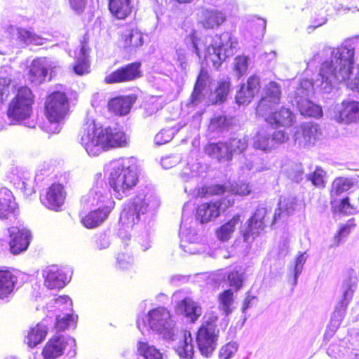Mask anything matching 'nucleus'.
Segmentation results:
<instances>
[{
  "instance_id": "052dcab7",
  "label": "nucleus",
  "mask_w": 359,
  "mask_h": 359,
  "mask_svg": "<svg viewBox=\"0 0 359 359\" xmlns=\"http://www.w3.org/2000/svg\"><path fill=\"white\" fill-rule=\"evenodd\" d=\"M346 85L350 90L359 92V74L354 77H348L346 80Z\"/></svg>"
},
{
  "instance_id": "aec40b11",
  "label": "nucleus",
  "mask_w": 359,
  "mask_h": 359,
  "mask_svg": "<svg viewBox=\"0 0 359 359\" xmlns=\"http://www.w3.org/2000/svg\"><path fill=\"white\" fill-rule=\"evenodd\" d=\"M111 208L106 205L88 212L81 219V223L87 229L99 226L109 217Z\"/></svg>"
},
{
  "instance_id": "9b49d317",
  "label": "nucleus",
  "mask_w": 359,
  "mask_h": 359,
  "mask_svg": "<svg viewBox=\"0 0 359 359\" xmlns=\"http://www.w3.org/2000/svg\"><path fill=\"white\" fill-rule=\"evenodd\" d=\"M258 116L264 117L266 123L276 128H288L297 123L296 114L290 108L284 106L275 110L270 109L266 114Z\"/></svg>"
},
{
  "instance_id": "f704fd0d",
  "label": "nucleus",
  "mask_w": 359,
  "mask_h": 359,
  "mask_svg": "<svg viewBox=\"0 0 359 359\" xmlns=\"http://www.w3.org/2000/svg\"><path fill=\"white\" fill-rule=\"evenodd\" d=\"M178 355L182 358H192L194 354L192 338L190 332L184 334L179 340L178 345L175 348Z\"/></svg>"
},
{
  "instance_id": "473e14b6",
  "label": "nucleus",
  "mask_w": 359,
  "mask_h": 359,
  "mask_svg": "<svg viewBox=\"0 0 359 359\" xmlns=\"http://www.w3.org/2000/svg\"><path fill=\"white\" fill-rule=\"evenodd\" d=\"M297 107L300 114L304 116L318 118L323 116L321 107L306 98H300L297 102Z\"/></svg>"
},
{
  "instance_id": "f03ea898",
  "label": "nucleus",
  "mask_w": 359,
  "mask_h": 359,
  "mask_svg": "<svg viewBox=\"0 0 359 359\" xmlns=\"http://www.w3.org/2000/svg\"><path fill=\"white\" fill-rule=\"evenodd\" d=\"M70 113V100L66 93L55 90L45 98L43 115L50 124H55L54 128L45 127L48 134H58L61 125L65 123Z\"/></svg>"
},
{
  "instance_id": "09e8293b",
  "label": "nucleus",
  "mask_w": 359,
  "mask_h": 359,
  "mask_svg": "<svg viewBox=\"0 0 359 359\" xmlns=\"http://www.w3.org/2000/svg\"><path fill=\"white\" fill-rule=\"evenodd\" d=\"M246 224L245 229L241 231V235L244 242L252 243L262 231L249 220H247Z\"/></svg>"
},
{
  "instance_id": "6e6552de",
  "label": "nucleus",
  "mask_w": 359,
  "mask_h": 359,
  "mask_svg": "<svg viewBox=\"0 0 359 359\" xmlns=\"http://www.w3.org/2000/svg\"><path fill=\"white\" fill-rule=\"evenodd\" d=\"M142 62L139 60L121 65L107 74L103 81L107 85L133 82L142 77Z\"/></svg>"
},
{
  "instance_id": "72a5a7b5",
  "label": "nucleus",
  "mask_w": 359,
  "mask_h": 359,
  "mask_svg": "<svg viewBox=\"0 0 359 359\" xmlns=\"http://www.w3.org/2000/svg\"><path fill=\"white\" fill-rule=\"evenodd\" d=\"M48 330L46 326L36 324L31 327L27 335V344L30 348H34L46 339Z\"/></svg>"
},
{
  "instance_id": "f3484780",
  "label": "nucleus",
  "mask_w": 359,
  "mask_h": 359,
  "mask_svg": "<svg viewBox=\"0 0 359 359\" xmlns=\"http://www.w3.org/2000/svg\"><path fill=\"white\" fill-rule=\"evenodd\" d=\"M136 100L137 96L133 94L118 95L109 100L107 109L110 113L115 116H123L129 114L133 104Z\"/></svg>"
},
{
  "instance_id": "37998d69",
  "label": "nucleus",
  "mask_w": 359,
  "mask_h": 359,
  "mask_svg": "<svg viewBox=\"0 0 359 359\" xmlns=\"http://www.w3.org/2000/svg\"><path fill=\"white\" fill-rule=\"evenodd\" d=\"M137 353L144 359H161L162 354L154 346H150L147 342L139 341L137 343Z\"/></svg>"
},
{
  "instance_id": "338daca9",
  "label": "nucleus",
  "mask_w": 359,
  "mask_h": 359,
  "mask_svg": "<svg viewBox=\"0 0 359 359\" xmlns=\"http://www.w3.org/2000/svg\"><path fill=\"white\" fill-rule=\"evenodd\" d=\"M254 298V297L250 296L248 293L246 294L241 308L243 313L250 306L251 302Z\"/></svg>"
},
{
  "instance_id": "393cba45",
  "label": "nucleus",
  "mask_w": 359,
  "mask_h": 359,
  "mask_svg": "<svg viewBox=\"0 0 359 359\" xmlns=\"http://www.w3.org/2000/svg\"><path fill=\"white\" fill-rule=\"evenodd\" d=\"M177 313L184 316L191 323H195L202 313V309L189 298H184L177 304Z\"/></svg>"
},
{
  "instance_id": "e433bc0d",
  "label": "nucleus",
  "mask_w": 359,
  "mask_h": 359,
  "mask_svg": "<svg viewBox=\"0 0 359 359\" xmlns=\"http://www.w3.org/2000/svg\"><path fill=\"white\" fill-rule=\"evenodd\" d=\"M217 299L219 310L226 316L230 315L233 311V292L231 289H226L218 294Z\"/></svg>"
},
{
  "instance_id": "4468645a",
  "label": "nucleus",
  "mask_w": 359,
  "mask_h": 359,
  "mask_svg": "<svg viewBox=\"0 0 359 359\" xmlns=\"http://www.w3.org/2000/svg\"><path fill=\"white\" fill-rule=\"evenodd\" d=\"M260 88V76L255 74L250 75L237 91L235 97L236 103L239 105L248 104L259 93Z\"/></svg>"
},
{
  "instance_id": "412c9836",
  "label": "nucleus",
  "mask_w": 359,
  "mask_h": 359,
  "mask_svg": "<svg viewBox=\"0 0 359 359\" xmlns=\"http://www.w3.org/2000/svg\"><path fill=\"white\" fill-rule=\"evenodd\" d=\"M146 318L151 329L161 331L168 325L171 315L166 308L159 306L149 311Z\"/></svg>"
},
{
  "instance_id": "79ce46f5",
  "label": "nucleus",
  "mask_w": 359,
  "mask_h": 359,
  "mask_svg": "<svg viewBox=\"0 0 359 359\" xmlns=\"http://www.w3.org/2000/svg\"><path fill=\"white\" fill-rule=\"evenodd\" d=\"M8 193L6 197L0 198V217H8L11 214H13L17 208V204L15 202L13 195L11 191H6Z\"/></svg>"
},
{
  "instance_id": "b1692460",
  "label": "nucleus",
  "mask_w": 359,
  "mask_h": 359,
  "mask_svg": "<svg viewBox=\"0 0 359 359\" xmlns=\"http://www.w3.org/2000/svg\"><path fill=\"white\" fill-rule=\"evenodd\" d=\"M17 282V276L9 269H0V299H8L13 294Z\"/></svg>"
},
{
  "instance_id": "a211bd4d",
  "label": "nucleus",
  "mask_w": 359,
  "mask_h": 359,
  "mask_svg": "<svg viewBox=\"0 0 359 359\" xmlns=\"http://www.w3.org/2000/svg\"><path fill=\"white\" fill-rule=\"evenodd\" d=\"M50 65L45 57H37L32 60L27 72V77L32 83L41 84L48 74Z\"/></svg>"
},
{
  "instance_id": "4c0bfd02",
  "label": "nucleus",
  "mask_w": 359,
  "mask_h": 359,
  "mask_svg": "<svg viewBox=\"0 0 359 359\" xmlns=\"http://www.w3.org/2000/svg\"><path fill=\"white\" fill-rule=\"evenodd\" d=\"M226 190V186L224 184H213L198 188L196 194L200 198L219 196L223 195Z\"/></svg>"
},
{
  "instance_id": "69168bd1",
  "label": "nucleus",
  "mask_w": 359,
  "mask_h": 359,
  "mask_svg": "<svg viewBox=\"0 0 359 359\" xmlns=\"http://www.w3.org/2000/svg\"><path fill=\"white\" fill-rule=\"evenodd\" d=\"M55 304L59 306L63 304L68 306L69 309H72V302L71 299L67 296H60L55 299Z\"/></svg>"
},
{
  "instance_id": "49530a36",
  "label": "nucleus",
  "mask_w": 359,
  "mask_h": 359,
  "mask_svg": "<svg viewBox=\"0 0 359 359\" xmlns=\"http://www.w3.org/2000/svg\"><path fill=\"white\" fill-rule=\"evenodd\" d=\"M82 51H83V48H82ZM74 72L76 74L79 76H83L84 74H88L90 72V64L88 60V56L83 52V55L81 57H79L76 59L75 64L72 67Z\"/></svg>"
},
{
  "instance_id": "774afa93",
  "label": "nucleus",
  "mask_w": 359,
  "mask_h": 359,
  "mask_svg": "<svg viewBox=\"0 0 359 359\" xmlns=\"http://www.w3.org/2000/svg\"><path fill=\"white\" fill-rule=\"evenodd\" d=\"M177 60L180 62L181 66H183V65H186L187 57L183 50L180 49L177 51Z\"/></svg>"
},
{
  "instance_id": "5fc2aeb1",
  "label": "nucleus",
  "mask_w": 359,
  "mask_h": 359,
  "mask_svg": "<svg viewBox=\"0 0 359 359\" xmlns=\"http://www.w3.org/2000/svg\"><path fill=\"white\" fill-rule=\"evenodd\" d=\"M18 39L24 43H31L38 39V36L34 32L25 28L18 29Z\"/></svg>"
},
{
  "instance_id": "c756f323",
  "label": "nucleus",
  "mask_w": 359,
  "mask_h": 359,
  "mask_svg": "<svg viewBox=\"0 0 359 359\" xmlns=\"http://www.w3.org/2000/svg\"><path fill=\"white\" fill-rule=\"evenodd\" d=\"M241 224V215H234L230 219L216 229L215 234L217 238L222 242L228 241L236 231V226Z\"/></svg>"
},
{
  "instance_id": "39448f33",
  "label": "nucleus",
  "mask_w": 359,
  "mask_h": 359,
  "mask_svg": "<svg viewBox=\"0 0 359 359\" xmlns=\"http://www.w3.org/2000/svg\"><path fill=\"white\" fill-rule=\"evenodd\" d=\"M353 62L354 49L347 46H341L337 49L334 60L323 64L320 74L325 81L332 77L337 78L338 74L345 79L351 74Z\"/></svg>"
},
{
  "instance_id": "bb28decb",
  "label": "nucleus",
  "mask_w": 359,
  "mask_h": 359,
  "mask_svg": "<svg viewBox=\"0 0 359 359\" xmlns=\"http://www.w3.org/2000/svg\"><path fill=\"white\" fill-rule=\"evenodd\" d=\"M142 203H131L125 205L120 215V222L126 227H133L140 220Z\"/></svg>"
},
{
  "instance_id": "13d9d810",
  "label": "nucleus",
  "mask_w": 359,
  "mask_h": 359,
  "mask_svg": "<svg viewBox=\"0 0 359 359\" xmlns=\"http://www.w3.org/2000/svg\"><path fill=\"white\" fill-rule=\"evenodd\" d=\"M170 140V135L168 133L166 130H161L158 132L155 137L154 141L156 144L162 145L167 142H168Z\"/></svg>"
},
{
  "instance_id": "de8ad7c7",
  "label": "nucleus",
  "mask_w": 359,
  "mask_h": 359,
  "mask_svg": "<svg viewBox=\"0 0 359 359\" xmlns=\"http://www.w3.org/2000/svg\"><path fill=\"white\" fill-rule=\"evenodd\" d=\"M133 263V259L130 255L120 252L116 255L114 266L117 271H125L132 267Z\"/></svg>"
},
{
  "instance_id": "6e6d98bb",
  "label": "nucleus",
  "mask_w": 359,
  "mask_h": 359,
  "mask_svg": "<svg viewBox=\"0 0 359 359\" xmlns=\"http://www.w3.org/2000/svg\"><path fill=\"white\" fill-rule=\"evenodd\" d=\"M11 79L8 77H0V100L1 102L7 101L10 96V86Z\"/></svg>"
},
{
  "instance_id": "603ef678",
  "label": "nucleus",
  "mask_w": 359,
  "mask_h": 359,
  "mask_svg": "<svg viewBox=\"0 0 359 359\" xmlns=\"http://www.w3.org/2000/svg\"><path fill=\"white\" fill-rule=\"evenodd\" d=\"M237 350L238 345L236 342H229L220 348L218 355L219 359H230Z\"/></svg>"
},
{
  "instance_id": "c03bdc74",
  "label": "nucleus",
  "mask_w": 359,
  "mask_h": 359,
  "mask_svg": "<svg viewBox=\"0 0 359 359\" xmlns=\"http://www.w3.org/2000/svg\"><path fill=\"white\" fill-rule=\"evenodd\" d=\"M268 215L269 212L266 208H257L248 220L263 231L266 226Z\"/></svg>"
},
{
  "instance_id": "423d86ee",
  "label": "nucleus",
  "mask_w": 359,
  "mask_h": 359,
  "mask_svg": "<svg viewBox=\"0 0 359 359\" xmlns=\"http://www.w3.org/2000/svg\"><path fill=\"white\" fill-rule=\"evenodd\" d=\"M109 184L120 198L126 196L139 181L137 172L128 166L118 165L113 168L109 177Z\"/></svg>"
},
{
  "instance_id": "58836bf2",
  "label": "nucleus",
  "mask_w": 359,
  "mask_h": 359,
  "mask_svg": "<svg viewBox=\"0 0 359 359\" xmlns=\"http://www.w3.org/2000/svg\"><path fill=\"white\" fill-rule=\"evenodd\" d=\"M231 82L229 79L221 80L217 82L214 90L215 99L212 101V104L223 103L227 98L230 92Z\"/></svg>"
},
{
  "instance_id": "2eb2a0df",
  "label": "nucleus",
  "mask_w": 359,
  "mask_h": 359,
  "mask_svg": "<svg viewBox=\"0 0 359 359\" xmlns=\"http://www.w3.org/2000/svg\"><path fill=\"white\" fill-rule=\"evenodd\" d=\"M333 119L339 123L349 124L359 121V102L343 101L334 111Z\"/></svg>"
},
{
  "instance_id": "a19ab883",
  "label": "nucleus",
  "mask_w": 359,
  "mask_h": 359,
  "mask_svg": "<svg viewBox=\"0 0 359 359\" xmlns=\"http://www.w3.org/2000/svg\"><path fill=\"white\" fill-rule=\"evenodd\" d=\"M231 159L233 155L244 152L248 147L245 137H231L226 140Z\"/></svg>"
},
{
  "instance_id": "ea45409f",
  "label": "nucleus",
  "mask_w": 359,
  "mask_h": 359,
  "mask_svg": "<svg viewBox=\"0 0 359 359\" xmlns=\"http://www.w3.org/2000/svg\"><path fill=\"white\" fill-rule=\"evenodd\" d=\"M356 226L354 219H348L346 224L340 227L332 239L333 247L339 246L344 238L347 237L352 229Z\"/></svg>"
},
{
  "instance_id": "a878e982",
  "label": "nucleus",
  "mask_w": 359,
  "mask_h": 359,
  "mask_svg": "<svg viewBox=\"0 0 359 359\" xmlns=\"http://www.w3.org/2000/svg\"><path fill=\"white\" fill-rule=\"evenodd\" d=\"M354 186V181L346 177H337L332 182L330 189V204L337 203V198L342 194L347 192Z\"/></svg>"
},
{
  "instance_id": "8fccbe9b",
  "label": "nucleus",
  "mask_w": 359,
  "mask_h": 359,
  "mask_svg": "<svg viewBox=\"0 0 359 359\" xmlns=\"http://www.w3.org/2000/svg\"><path fill=\"white\" fill-rule=\"evenodd\" d=\"M227 280L229 285L232 287L235 291H238L243 285L244 272L233 270L228 273Z\"/></svg>"
},
{
  "instance_id": "c85d7f7f",
  "label": "nucleus",
  "mask_w": 359,
  "mask_h": 359,
  "mask_svg": "<svg viewBox=\"0 0 359 359\" xmlns=\"http://www.w3.org/2000/svg\"><path fill=\"white\" fill-rule=\"evenodd\" d=\"M10 237V250L13 255H18L26 250L30 243L31 235L22 230L12 231Z\"/></svg>"
},
{
  "instance_id": "5701e85b",
  "label": "nucleus",
  "mask_w": 359,
  "mask_h": 359,
  "mask_svg": "<svg viewBox=\"0 0 359 359\" xmlns=\"http://www.w3.org/2000/svg\"><path fill=\"white\" fill-rule=\"evenodd\" d=\"M107 8L114 18L124 20L132 15L134 6L133 0H108Z\"/></svg>"
},
{
  "instance_id": "6ab92c4d",
  "label": "nucleus",
  "mask_w": 359,
  "mask_h": 359,
  "mask_svg": "<svg viewBox=\"0 0 359 359\" xmlns=\"http://www.w3.org/2000/svg\"><path fill=\"white\" fill-rule=\"evenodd\" d=\"M226 20V15L215 8H203L199 15V23L207 29L219 27Z\"/></svg>"
},
{
  "instance_id": "dca6fc26",
  "label": "nucleus",
  "mask_w": 359,
  "mask_h": 359,
  "mask_svg": "<svg viewBox=\"0 0 359 359\" xmlns=\"http://www.w3.org/2000/svg\"><path fill=\"white\" fill-rule=\"evenodd\" d=\"M70 339L62 334L52 336L41 350L43 358L56 359L63 355Z\"/></svg>"
},
{
  "instance_id": "680f3d73",
  "label": "nucleus",
  "mask_w": 359,
  "mask_h": 359,
  "mask_svg": "<svg viewBox=\"0 0 359 359\" xmlns=\"http://www.w3.org/2000/svg\"><path fill=\"white\" fill-rule=\"evenodd\" d=\"M203 90L202 89L198 88H193V90L191 93V95L189 97V103L195 105L201 99L203 95Z\"/></svg>"
},
{
  "instance_id": "864d4df0",
  "label": "nucleus",
  "mask_w": 359,
  "mask_h": 359,
  "mask_svg": "<svg viewBox=\"0 0 359 359\" xmlns=\"http://www.w3.org/2000/svg\"><path fill=\"white\" fill-rule=\"evenodd\" d=\"M73 321L74 316L72 314L67 313L63 316H57L56 317L55 327L58 331H64L69 327L71 322Z\"/></svg>"
},
{
  "instance_id": "2f4dec72",
  "label": "nucleus",
  "mask_w": 359,
  "mask_h": 359,
  "mask_svg": "<svg viewBox=\"0 0 359 359\" xmlns=\"http://www.w3.org/2000/svg\"><path fill=\"white\" fill-rule=\"evenodd\" d=\"M120 41L126 48H137L144 43L143 35L137 29H132L126 33L120 34Z\"/></svg>"
},
{
  "instance_id": "7ed1b4c3",
  "label": "nucleus",
  "mask_w": 359,
  "mask_h": 359,
  "mask_svg": "<svg viewBox=\"0 0 359 359\" xmlns=\"http://www.w3.org/2000/svg\"><path fill=\"white\" fill-rule=\"evenodd\" d=\"M34 102L35 95L32 89L27 86L19 87L8 105L7 117L15 123L29 118L33 114Z\"/></svg>"
},
{
  "instance_id": "0e129e2a",
  "label": "nucleus",
  "mask_w": 359,
  "mask_h": 359,
  "mask_svg": "<svg viewBox=\"0 0 359 359\" xmlns=\"http://www.w3.org/2000/svg\"><path fill=\"white\" fill-rule=\"evenodd\" d=\"M72 9L77 12L83 11L86 5V0H69Z\"/></svg>"
},
{
  "instance_id": "e2e57ef3",
  "label": "nucleus",
  "mask_w": 359,
  "mask_h": 359,
  "mask_svg": "<svg viewBox=\"0 0 359 359\" xmlns=\"http://www.w3.org/2000/svg\"><path fill=\"white\" fill-rule=\"evenodd\" d=\"M189 40L192 43L195 53L197 55L200 53V49L198 47L199 38L197 36L196 31H192L188 36Z\"/></svg>"
},
{
  "instance_id": "20e7f679",
  "label": "nucleus",
  "mask_w": 359,
  "mask_h": 359,
  "mask_svg": "<svg viewBox=\"0 0 359 359\" xmlns=\"http://www.w3.org/2000/svg\"><path fill=\"white\" fill-rule=\"evenodd\" d=\"M218 316L214 312L206 313L196 333V342L201 353L208 357L216 348L219 330L217 322Z\"/></svg>"
},
{
  "instance_id": "3c124183",
  "label": "nucleus",
  "mask_w": 359,
  "mask_h": 359,
  "mask_svg": "<svg viewBox=\"0 0 359 359\" xmlns=\"http://www.w3.org/2000/svg\"><path fill=\"white\" fill-rule=\"evenodd\" d=\"M248 56L238 55L234 59L233 70L237 73L238 77L243 76L248 69Z\"/></svg>"
},
{
  "instance_id": "f257e3e1",
  "label": "nucleus",
  "mask_w": 359,
  "mask_h": 359,
  "mask_svg": "<svg viewBox=\"0 0 359 359\" xmlns=\"http://www.w3.org/2000/svg\"><path fill=\"white\" fill-rule=\"evenodd\" d=\"M79 143L90 156H97L113 149L126 147L129 137L123 129L103 126L94 119H86L79 131Z\"/></svg>"
},
{
  "instance_id": "4d7b16f0",
  "label": "nucleus",
  "mask_w": 359,
  "mask_h": 359,
  "mask_svg": "<svg viewBox=\"0 0 359 359\" xmlns=\"http://www.w3.org/2000/svg\"><path fill=\"white\" fill-rule=\"evenodd\" d=\"M231 191L234 195L245 196L251 193V189L248 183L240 182L231 187Z\"/></svg>"
},
{
  "instance_id": "0eeeda50",
  "label": "nucleus",
  "mask_w": 359,
  "mask_h": 359,
  "mask_svg": "<svg viewBox=\"0 0 359 359\" xmlns=\"http://www.w3.org/2000/svg\"><path fill=\"white\" fill-rule=\"evenodd\" d=\"M234 203V199L228 197L203 202L196 208V219L201 224L214 221L221 215L222 212L226 211Z\"/></svg>"
},
{
  "instance_id": "cd10ccee",
  "label": "nucleus",
  "mask_w": 359,
  "mask_h": 359,
  "mask_svg": "<svg viewBox=\"0 0 359 359\" xmlns=\"http://www.w3.org/2000/svg\"><path fill=\"white\" fill-rule=\"evenodd\" d=\"M205 154L219 161H229L231 160L226 141L209 142L204 147Z\"/></svg>"
},
{
  "instance_id": "ddd939ff",
  "label": "nucleus",
  "mask_w": 359,
  "mask_h": 359,
  "mask_svg": "<svg viewBox=\"0 0 359 359\" xmlns=\"http://www.w3.org/2000/svg\"><path fill=\"white\" fill-rule=\"evenodd\" d=\"M321 133L318 124L306 122L297 128L294 134V139L299 147H309L315 144Z\"/></svg>"
},
{
  "instance_id": "9d476101",
  "label": "nucleus",
  "mask_w": 359,
  "mask_h": 359,
  "mask_svg": "<svg viewBox=\"0 0 359 359\" xmlns=\"http://www.w3.org/2000/svg\"><path fill=\"white\" fill-rule=\"evenodd\" d=\"M288 139V135L284 130H276L272 134H267L260 130L253 137L252 144L255 149L269 152L286 142Z\"/></svg>"
},
{
  "instance_id": "c9c22d12",
  "label": "nucleus",
  "mask_w": 359,
  "mask_h": 359,
  "mask_svg": "<svg viewBox=\"0 0 359 359\" xmlns=\"http://www.w3.org/2000/svg\"><path fill=\"white\" fill-rule=\"evenodd\" d=\"M357 206L354 199L351 200L348 196H346L340 199L336 205H332V208L333 212L349 215L358 212Z\"/></svg>"
},
{
  "instance_id": "f8f14e48",
  "label": "nucleus",
  "mask_w": 359,
  "mask_h": 359,
  "mask_svg": "<svg viewBox=\"0 0 359 359\" xmlns=\"http://www.w3.org/2000/svg\"><path fill=\"white\" fill-rule=\"evenodd\" d=\"M66 198L67 192L64 186L60 183L54 182L47 188L44 194L41 195L40 200L48 209L60 211Z\"/></svg>"
},
{
  "instance_id": "4be33fe9",
  "label": "nucleus",
  "mask_w": 359,
  "mask_h": 359,
  "mask_svg": "<svg viewBox=\"0 0 359 359\" xmlns=\"http://www.w3.org/2000/svg\"><path fill=\"white\" fill-rule=\"evenodd\" d=\"M234 125L233 116L226 114H214L210 118L207 130L211 134L220 135L231 129Z\"/></svg>"
},
{
  "instance_id": "7c9ffc66",
  "label": "nucleus",
  "mask_w": 359,
  "mask_h": 359,
  "mask_svg": "<svg viewBox=\"0 0 359 359\" xmlns=\"http://www.w3.org/2000/svg\"><path fill=\"white\" fill-rule=\"evenodd\" d=\"M67 282L68 278L61 269H50L45 278V285L50 290L62 288Z\"/></svg>"
},
{
  "instance_id": "a18cd8bd",
  "label": "nucleus",
  "mask_w": 359,
  "mask_h": 359,
  "mask_svg": "<svg viewBox=\"0 0 359 359\" xmlns=\"http://www.w3.org/2000/svg\"><path fill=\"white\" fill-rule=\"evenodd\" d=\"M326 172L319 166H317L314 171L307 175V180L311 181L316 187L323 189L326 186Z\"/></svg>"
},
{
  "instance_id": "bf43d9fd",
  "label": "nucleus",
  "mask_w": 359,
  "mask_h": 359,
  "mask_svg": "<svg viewBox=\"0 0 359 359\" xmlns=\"http://www.w3.org/2000/svg\"><path fill=\"white\" fill-rule=\"evenodd\" d=\"M208 78L207 72L201 69L197 76L194 88L204 90L205 79Z\"/></svg>"
},
{
  "instance_id": "1a4fd4ad",
  "label": "nucleus",
  "mask_w": 359,
  "mask_h": 359,
  "mask_svg": "<svg viewBox=\"0 0 359 359\" xmlns=\"http://www.w3.org/2000/svg\"><path fill=\"white\" fill-rule=\"evenodd\" d=\"M281 86L276 81H271L264 85L263 93L257 103L255 111L257 115H264L270 109H273L281 102Z\"/></svg>"
}]
</instances>
